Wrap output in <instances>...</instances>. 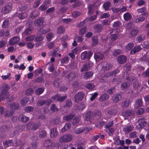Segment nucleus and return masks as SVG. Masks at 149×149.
I'll return each mask as SVG.
<instances>
[{"instance_id": "35", "label": "nucleus", "mask_w": 149, "mask_h": 149, "mask_svg": "<svg viewBox=\"0 0 149 149\" xmlns=\"http://www.w3.org/2000/svg\"><path fill=\"white\" fill-rule=\"evenodd\" d=\"M44 90L43 88H40L37 89L36 91V93L37 95H40L42 93Z\"/></svg>"}, {"instance_id": "37", "label": "nucleus", "mask_w": 149, "mask_h": 149, "mask_svg": "<svg viewBox=\"0 0 149 149\" xmlns=\"http://www.w3.org/2000/svg\"><path fill=\"white\" fill-rule=\"evenodd\" d=\"M130 85V83L128 82H125L121 84V87L122 89H125L127 88Z\"/></svg>"}, {"instance_id": "22", "label": "nucleus", "mask_w": 149, "mask_h": 149, "mask_svg": "<svg viewBox=\"0 0 149 149\" xmlns=\"http://www.w3.org/2000/svg\"><path fill=\"white\" fill-rule=\"evenodd\" d=\"M132 111L130 110H127L123 113V115L125 118L132 114Z\"/></svg>"}, {"instance_id": "24", "label": "nucleus", "mask_w": 149, "mask_h": 149, "mask_svg": "<svg viewBox=\"0 0 149 149\" xmlns=\"http://www.w3.org/2000/svg\"><path fill=\"white\" fill-rule=\"evenodd\" d=\"M123 17L125 20L127 21L131 19L132 16L129 13H126L124 14Z\"/></svg>"}, {"instance_id": "33", "label": "nucleus", "mask_w": 149, "mask_h": 149, "mask_svg": "<svg viewBox=\"0 0 149 149\" xmlns=\"http://www.w3.org/2000/svg\"><path fill=\"white\" fill-rule=\"evenodd\" d=\"M146 10V8L144 7H143L139 9H137L136 11L137 12L139 13H142V15H145L146 14V13L145 12Z\"/></svg>"}, {"instance_id": "1", "label": "nucleus", "mask_w": 149, "mask_h": 149, "mask_svg": "<svg viewBox=\"0 0 149 149\" xmlns=\"http://www.w3.org/2000/svg\"><path fill=\"white\" fill-rule=\"evenodd\" d=\"M10 89V86L8 85H5L3 86L0 94V101L8 98L9 93L7 91Z\"/></svg>"}, {"instance_id": "8", "label": "nucleus", "mask_w": 149, "mask_h": 149, "mask_svg": "<svg viewBox=\"0 0 149 149\" xmlns=\"http://www.w3.org/2000/svg\"><path fill=\"white\" fill-rule=\"evenodd\" d=\"M19 40V38L18 37H15L12 38L9 41L8 44L10 45H14L17 43Z\"/></svg>"}, {"instance_id": "9", "label": "nucleus", "mask_w": 149, "mask_h": 149, "mask_svg": "<svg viewBox=\"0 0 149 149\" xmlns=\"http://www.w3.org/2000/svg\"><path fill=\"white\" fill-rule=\"evenodd\" d=\"M52 101L51 100H49L46 101V100H42L39 101L37 103V105L38 106H42L45 104L46 105H48L50 103L52 102Z\"/></svg>"}, {"instance_id": "52", "label": "nucleus", "mask_w": 149, "mask_h": 149, "mask_svg": "<svg viewBox=\"0 0 149 149\" xmlns=\"http://www.w3.org/2000/svg\"><path fill=\"white\" fill-rule=\"evenodd\" d=\"M34 91V90L32 88H30L27 90L26 91V94L27 95H29L31 94Z\"/></svg>"}, {"instance_id": "10", "label": "nucleus", "mask_w": 149, "mask_h": 149, "mask_svg": "<svg viewBox=\"0 0 149 149\" xmlns=\"http://www.w3.org/2000/svg\"><path fill=\"white\" fill-rule=\"evenodd\" d=\"M91 66V64L89 63H86L84 64L81 70V72L84 71H86L87 70H89Z\"/></svg>"}, {"instance_id": "61", "label": "nucleus", "mask_w": 149, "mask_h": 149, "mask_svg": "<svg viewBox=\"0 0 149 149\" xmlns=\"http://www.w3.org/2000/svg\"><path fill=\"white\" fill-rule=\"evenodd\" d=\"M144 111L143 108H140L137 110L136 113L137 115H140L143 114L144 113Z\"/></svg>"}, {"instance_id": "57", "label": "nucleus", "mask_w": 149, "mask_h": 149, "mask_svg": "<svg viewBox=\"0 0 149 149\" xmlns=\"http://www.w3.org/2000/svg\"><path fill=\"white\" fill-rule=\"evenodd\" d=\"M92 40L93 42V45H96L98 42V38L97 37L93 38L92 39Z\"/></svg>"}, {"instance_id": "6", "label": "nucleus", "mask_w": 149, "mask_h": 149, "mask_svg": "<svg viewBox=\"0 0 149 149\" xmlns=\"http://www.w3.org/2000/svg\"><path fill=\"white\" fill-rule=\"evenodd\" d=\"M93 53L91 52H88L87 51H85L83 52L81 54V58L83 60H84L86 58L89 59L92 55Z\"/></svg>"}, {"instance_id": "50", "label": "nucleus", "mask_w": 149, "mask_h": 149, "mask_svg": "<svg viewBox=\"0 0 149 149\" xmlns=\"http://www.w3.org/2000/svg\"><path fill=\"white\" fill-rule=\"evenodd\" d=\"M35 37V36L34 35L30 36L26 38V40L27 41H31L34 39Z\"/></svg>"}, {"instance_id": "7", "label": "nucleus", "mask_w": 149, "mask_h": 149, "mask_svg": "<svg viewBox=\"0 0 149 149\" xmlns=\"http://www.w3.org/2000/svg\"><path fill=\"white\" fill-rule=\"evenodd\" d=\"M144 127V129L145 130L149 132V123H147L145 122H141L139 123V125L137 126V127L139 129H141Z\"/></svg>"}, {"instance_id": "23", "label": "nucleus", "mask_w": 149, "mask_h": 149, "mask_svg": "<svg viewBox=\"0 0 149 149\" xmlns=\"http://www.w3.org/2000/svg\"><path fill=\"white\" fill-rule=\"evenodd\" d=\"M51 136L52 137L54 138L58 134V132L56 131V129L55 128L52 129L50 132Z\"/></svg>"}, {"instance_id": "4", "label": "nucleus", "mask_w": 149, "mask_h": 149, "mask_svg": "<svg viewBox=\"0 0 149 149\" xmlns=\"http://www.w3.org/2000/svg\"><path fill=\"white\" fill-rule=\"evenodd\" d=\"M100 4V2H98L97 4H95L96 7L94 6L93 5L89 4L88 5V14L89 15L93 13L94 11V9L96 8H97V6H99Z\"/></svg>"}, {"instance_id": "43", "label": "nucleus", "mask_w": 149, "mask_h": 149, "mask_svg": "<svg viewBox=\"0 0 149 149\" xmlns=\"http://www.w3.org/2000/svg\"><path fill=\"white\" fill-rule=\"evenodd\" d=\"M47 5L45 4H42L39 8V10L41 11H44L47 8Z\"/></svg>"}, {"instance_id": "40", "label": "nucleus", "mask_w": 149, "mask_h": 149, "mask_svg": "<svg viewBox=\"0 0 149 149\" xmlns=\"http://www.w3.org/2000/svg\"><path fill=\"white\" fill-rule=\"evenodd\" d=\"M77 73L75 72H72L69 74L68 76V78L70 80L74 78L76 76Z\"/></svg>"}, {"instance_id": "16", "label": "nucleus", "mask_w": 149, "mask_h": 149, "mask_svg": "<svg viewBox=\"0 0 149 149\" xmlns=\"http://www.w3.org/2000/svg\"><path fill=\"white\" fill-rule=\"evenodd\" d=\"M130 103V99H125L122 103V107L123 108H125L129 106Z\"/></svg>"}, {"instance_id": "11", "label": "nucleus", "mask_w": 149, "mask_h": 149, "mask_svg": "<svg viewBox=\"0 0 149 149\" xmlns=\"http://www.w3.org/2000/svg\"><path fill=\"white\" fill-rule=\"evenodd\" d=\"M86 129L84 128H77L74 130V132L76 134H79L83 132ZM91 129H88L87 128L86 129L85 133H87L90 131Z\"/></svg>"}, {"instance_id": "25", "label": "nucleus", "mask_w": 149, "mask_h": 149, "mask_svg": "<svg viewBox=\"0 0 149 149\" xmlns=\"http://www.w3.org/2000/svg\"><path fill=\"white\" fill-rule=\"evenodd\" d=\"M52 144L51 141L49 140L46 141L44 143V146L47 148L51 147Z\"/></svg>"}, {"instance_id": "63", "label": "nucleus", "mask_w": 149, "mask_h": 149, "mask_svg": "<svg viewBox=\"0 0 149 149\" xmlns=\"http://www.w3.org/2000/svg\"><path fill=\"white\" fill-rule=\"evenodd\" d=\"M33 110V108L31 106H28L26 107L25 109V111L27 112H30L32 111Z\"/></svg>"}, {"instance_id": "20", "label": "nucleus", "mask_w": 149, "mask_h": 149, "mask_svg": "<svg viewBox=\"0 0 149 149\" xmlns=\"http://www.w3.org/2000/svg\"><path fill=\"white\" fill-rule=\"evenodd\" d=\"M93 115V113L90 111L88 112L85 116V120L87 121H89L90 122V120L92 117Z\"/></svg>"}, {"instance_id": "39", "label": "nucleus", "mask_w": 149, "mask_h": 149, "mask_svg": "<svg viewBox=\"0 0 149 149\" xmlns=\"http://www.w3.org/2000/svg\"><path fill=\"white\" fill-rule=\"evenodd\" d=\"M138 33V31L136 29H133L130 31V36L132 37L135 36Z\"/></svg>"}, {"instance_id": "47", "label": "nucleus", "mask_w": 149, "mask_h": 149, "mask_svg": "<svg viewBox=\"0 0 149 149\" xmlns=\"http://www.w3.org/2000/svg\"><path fill=\"white\" fill-rule=\"evenodd\" d=\"M87 29L84 27L80 29L79 33V34L82 35L85 33Z\"/></svg>"}, {"instance_id": "58", "label": "nucleus", "mask_w": 149, "mask_h": 149, "mask_svg": "<svg viewBox=\"0 0 149 149\" xmlns=\"http://www.w3.org/2000/svg\"><path fill=\"white\" fill-rule=\"evenodd\" d=\"M38 15V11H35L33 12L31 15V17L32 18H34L37 17Z\"/></svg>"}, {"instance_id": "42", "label": "nucleus", "mask_w": 149, "mask_h": 149, "mask_svg": "<svg viewBox=\"0 0 149 149\" xmlns=\"http://www.w3.org/2000/svg\"><path fill=\"white\" fill-rule=\"evenodd\" d=\"M95 86L94 84L91 83H88L86 85V87L90 90L94 88Z\"/></svg>"}, {"instance_id": "14", "label": "nucleus", "mask_w": 149, "mask_h": 149, "mask_svg": "<svg viewBox=\"0 0 149 149\" xmlns=\"http://www.w3.org/2000/svg\"><path fill=\"white\" fill-rule=\"evenodd\" d=\"M121 98V96L120 94H117L114 95L112 98V100L114 102H119Z\"/></svg>"}, {"instance_id": "41", "label": "nucleus", "mask_w": 149, "mask_h": 149, "mask_svg": "<svg viewBox=\"0 0 149 149\" xmlns=\"http://www.w3.org/2000/svg\"><path fill=\"white\" fill-rule=\"evenodd\" d=\"M27 15V14L26 12H24L19 14L18 17L20 19H23L25 18Z\"/></svg>"}, {"instance_id": "5", "label": "nucleus", "mask_w": 149, "mask_h": 149, "mask_svg": "<svg viewBox=\"0 0 149 149\" xmlns=\"http://www.w3.org/2000/svg\"><path fill=\"white\" fill-rule=\"evenodd\" d=\"M67 97L66 96L61 97L60 95H56L52 97V101L57 100L58 101H63L65 100Z\"/></svg>"}, {"instance_id": "53", "label": "nucleus", "mask_w": 149, "mask_h": 149, "mask_svg": "<svg viewBox=\"0 0 149 149\" xmlns=\"http://www.w3.org/2000/svg\"><path fill=\"white\" fill-rule=\"evenodd\" d=\"M134 44L132 43H129L126 46V49L127 50H130L133 47Z\"/></svg>"}, {"instance_id": "19", "label": "nucleus", "mask_w": 149, "mask_h": 149, "mask_svg": "<svg viewBox=\"0 0 149 149\" xmlns=\"http://www.w3.org/2000/svg\"><path fill=\"white\" fill-rule=\"evenodd\" d=\"M142 104V98L137 99L135 101V107L138 108L140 107Z\"/></svg>"}, {"instance_id": "55", "label": "nucleus", "mask_w": 149, "mask_h": 149, "mask_svg": "<svg viewBox=\"0 0 149 149\" xmlns=\"http://www.w3.org/2000/svg\"><path fill=\"white\" fill-rule=\"evenodd\" d=\"M48 48L50 49H51L55 47V44L53 42H49L47 45Z\"/></svg>"}, {"instance_id": "46", "label": "nucleus", "mask_w": 149, "mask_h": 149, "mask_svg": "<svg viewBox=\"0 0 149 149\" xmlns=\"http://www.w3.org/2000/svg\"><path fill=\"white\" fill-rule=\"evenodd\" d=\"M144 36L143 35H141L137 37L136 40L138 42H140L143 41L144 39Z\"/></svg>"}, {"instance_id": "54", "label": "nucleus", "mask_w": 149, "mask_h": 149, "mask_svg": "<svg viewBox=\"0 0 149 149\" xmlns=\"http://www.w3.org/2000/svg\"><path fill=\"white\" fill-rule=\"evenodd\" d=\"M80 120V118L79 117H77L74 119L72 122L73 125H76L77 124Z\"/></svg>"}, {"instance_id": "30", "label": "nucleus", "mask_w": 149, "mask_h": 149, "mask_svg": "<svg viewBox=\"0 0 149 149\" xmlns=\"http://www.w3.org/2000/svg\"><path fill=\"white\" fill-rule=\"evenodd\" d=\"M103 57V55L100 53H97L95 54L94 58L96 60L101 59Z\"/></svg>"}, {"instance_id": "15", "label": "nucleus", "mask_w": 149, "mask_h": 149, "mask_svg": "<svg viewBox=\"0 0 149 149\" xmlns=\"http://www.w3.org/2000/svg\"><path fill=\"white\" fill-rule=\"evenodd\" d=\"M112 66L111 64L105 62L104 63L103 65L102 66V68L103 70H107L111 69Z\"/></svg>"}, {"instance_id": "44", "label": "nucleus", "mask_w": 149, "mask_h": 149, "mask_svg": "<svg viewBox=\"0 0 149 149\" xmlns=\"http://www.w3.org/2000/svg\"><path fill=\"white\" fill-rule=\"evenodd\" d=\"M94 28L96 29L98 31L100 32L103 28L102 25L101 24H98L94 26Z\"/></svg>"}, {"instance_id": "56", "label": "nucleus", "mask_w": 149, "mask_h": 149, "mask_svg": "<svg viewBox=\"0 0 149 149\" xmlns=\"http://www.w3.org/2000/svg\"><path fill=\"white\" fill-rule=\"evenodd\" d=\"M33 29L32 27H29L25 31L24 33L26 35L30 34L31 33V31L33 30Z\"/></svg>"}, {"instance_id": "38", "label": "nucleus", "mask_w": 149, "mask_h": 149, "mask_svg": "<svg viewBox=\"0 0 149 149\" xmlns=\"http://www.w3.org/2000/svg\"><path fill=\"white\" fill-rule=\"evenodd\" d=\"M69 58L68 56L64 57L61 60V63L62 64L66 63L69 61Z\"/></svg>"}, {"instance_id": "2", "label": "nucleus", "mask_w": 149, "mask_h": 149, "mask_svg": "<svg viewBox=\"0 0 149 149\" xmlns=\"http://www.w3.org/2000/svg\"><path fill=\"white\" fill-rule=\"evenodd\" d=\"M73 138L72 136L70 134H65L59 139V141L61 143H65L71 141Z\"/></svg>"}, {"instance_id": "64", "label": "nucleus", "mask_w": 149, "mask_h": 149, "mask_svg": "<svg viewBox=\"0 0 149 149\" xmlns=\"http://www.w3.org/2000/svg\"><path fill=\"white\" fill-rule=\"evenodd\" d=\"M143 75L145 77H149V68L147 69L143 74Z\"/></svg>"}, {"instance_id": "34", "label": "nucleus", "mask_w": 149, "mask_h": 149, "mask_svg": "<svg viewBox=\"0 0 149 149\" xmlns=\"http://www.w3.org/2000/svg\"><path fill=\"white\" fill-rule=\"evenodd\" d=\"M29 101V98L28 97H25L22 99L20 101V103L24 105L26 104Z\"/></svg>"}, {"instance_id": "32", "label": "nucleus", "mask_w": 149, "mask_h": 149, "mask_svg": "<svg viewBox=\"0 0 149 149\" xmlns=\"http://www.w3.org/2000/svg\"><path fill=\"white\" fill-rule=\"evenodd\" d=\"M12 140L6 141L3 142V144L5 147H8L10 146L12 144Z\"/></svg>"}, {"instance_id": "31", "label": "nucleus", "mask_w": 149, "mask_h": 149, "mask_svg": "<svg viewBox=\"0 0 149 149\" xmlns=\"http://www.w3.org/2000/svg\"><path fill=\"white\" fill-rule=\"evenodd\" d=\"M71 126L70 124L66 123L65 124V126L61 129V131L62 132H64L66 130L69 129Z\"/></svg>"}, {"instance_id": "45", "label": "nucleus", "mask_w": 149, "mask_h": 149, "mask_svg": "<svg viewBox=\"0 0 149 149\" xmlns=\"http://www.w3.org/2000/svg\"><path fill=\"white\" fill-rule=\"evenodd\" d=\"M73 115L72 114H70L68 115L65 116L63 117V119L64 120L68 121L72 119L73 117Z\"/></svg>"}, {"instance_id": "13", "label": "nucleus", "mask_w": 149, "mask_h": 149, "mask_svg": "<svg viewBox=\"0 0 149 149\" xmlns=\"http://www.w3.org/2000/svg\"><path fill=\"white\" fill-rule=\"evenodd\" d=\"M118 62L120 64H123L127 60L126 57L124 55H120L118 58Z\"/></svg>"}, {"instance_id": "18", "label": "nucleus", "mask_w": 149, "mask_h": 149, "mask_svg": "<svg viewBox=\"0 0 149 149\" xmlns=\"http://www.w3.org/2000/svg\"><path fill=\"white\" fill-rule=\"evenodd\" d=\"M109 95L106 93H104L101 95L99 99L100 102H103L108 100L109 98Z\"/></svg>"}, {"instance_id": "21", "label": "nucleus", "mask_w": 149, "mask_h": 149, "mask_svg": "<svg viewBox=\"0 0 149 149\" xmlns=\"http://www.w3.org/2000/svg\"><path fill=\"white\" fill-rule=\"evenodd\" d=\"M133 128L132 125L126 126L123 128V131L125 133H127L132 131Z\"/></svg>"}, {"instance_id": "17", "label": "nucleus", "mask_w": 149, "mask_h": 149, "mask_svg": "<svg viewBox=\"0 0 149 149\" xmlns=\"http://www.w3.org/2000/svg\"><path fill=\"white\" fill-rule=\"evenodd\" d=\"M44 19L43 18H40L36 20L35 22V24L36 26H39L42 25L44 22Z\"/></svg>"}, {"instance_id": "62", "label": "nucleus", "mask_w": 149, "mask_h": 149, "mask_svg": "<svg viewBox=\"0 0 149 149\" xmlns=\"http://www.w3.org/2000/svg\"><path fill=\"white\" fill-rule=\"evenodd\" d=\"M113 123L112 121L110 122H109L106 123L105 126V127L106 128H109V127H112L113 125Z\"/></svg>"}, {"instance_id": "36", "label": "nucleus", "mask_w": 149, "mask_h": 149, "mask_svg": "<svg viewBox=\"0 0 149 149\" xmlns=\"http://www.w3.org/2000/svg\"><path fill=\"white\" fill-rule=\"evenodd\" d=\"M110 15L109 13H104L102 14L100 16V18L101 19L106 18L109 17Z\"/></svg>"}, {"instance_id": "48", "label": "nucleus", "mask_w": 149, "mask_h": 149, "mask_svg": "<svg viewBox=\"0 0 149 149\" xmlns=\"http://www.w3.org/2000/svg\"><path fill=\"white\" fill-rule=\"evenodd\" d=\"M121 52V50L119 49H118L113 51L112 52V54L114 56H116L117 55L120 54Z\"/></svg>"}, {"instance_id": "51", "label": "nucleus", "mask_w": 149, "mask_h": 149, "mask_svg": "<svg viewBox=\"0 0 149 149\" xmlns=\"http://www.w3.org/2000/svg\"><path fill=\"white\" fill-rule=\"evenodd\" d=\"M65 31V28L63 26H60L58 29L57 33H63Z\"/></svg>"}, {"instance_id": "26", "label": "nucleus", "mask_w": 149, "mask_h": 149, "mask_svg": "<svg viewBox=\"0 0 149 149\" xmlns=\"http://www.w3.org/2000/svg\"><path fill=\"white\" fill-rule=\"evenodd\" d=\"M141 49L142 48L139 46H135L132 50L131 52L132 54H134L135 53L139 52Z\"/></svg>"}, {"instance_id": "12", "label": "nucleus", "mask_w": 149, "mask_h": 149, "mask_svg": "<svg viewBox=\"0 0 149 149\" xmlns=\"http://www.w3.org/2000/svg\"><path fill=\"white\" fill-rule=\"evenodd\" d=\"M11 8L9 5H6L3 7L2 9V12L4 14H7L9 13L11 10Z\"/></svg>"}, {"instance_id": "28", "label": "nucleus", "mask_w": 149, "mask_h": 149, "mask_svg": "<svg viewBox=\"0 0 149 149\" xmlns=\"http://www.w3.org/2000/svg\"><path fill=\"white\" fill-rule=\"evenodd\" d=\"M19 119L22 121L26 122L29 120V118L23 115H21L19 116Z\"/></svg>"}, {"instance_id": "49", "label": "nucleus", "mask_w": 149, "mask_h": 149, "mask_svg": "<svg viewBox=\"0 0 149 149\" xmlns=\"http://www.w3.org/2000/svg\"><path fill=\"white\" fill-rule=\"evenodd\" d=\"M121 26L120 23L119 21L115 22L113 25V27L117 29Z\"/></svg>"}, {"instance_id": "27", "label": "nucleus", "mask_w": 149, "mask_h": 149, "mask_svg": "<svg viewBox=\"0 0 149 149\" xmlns=\"http://www.w3.org/2000/svg\"><path fill=\"white\" fill-rule=\"evenodd\" d=\"M93 74V72H86L84 75V77L87 79L92 77Z\"/></svg>"}, {"instance_id": "29", "label": "nucleus", "mask_w": 149, "mask_h": 149, "mask_svg": "<svg viewBox=\"0 0 149 149\" xmlns=\"http://www.w3.org/2000/svg\"><path fill=\"white\" fill-rule=\"evenodd\" d=\"M110 6L111 3L109 1L105 2L103 5V8L105 11L108 10Z\"/></svg>"}, {"instance_id": "59", "label": "nucleus", "mask_w": 149, "mask_h": 149, "mask_svg": "<svg viewBox=\"0 0 149 149\" xmlns=\"http://www.w3.org/2000/svg\"><path fill=\"white\" fill-rule=\"evenodd\" d=\"M145 19V18L144 17H141L137 18L135 21V22H142Z\"/></svg>"}, {"instance_id": "60", "label": "nucleus", "mask_w": 149, "mask_h": 149, "mask_svg": "<svg viewBox=\"0 0 149 149\" xmlns=\"http://www.w3.org/2000/svg\"><path fill=\"white\" fill-rule=\"evenodd\" d=\"M128 74H126L125 75V74H124V76L125 77L126 79L129 81H132L135 78V77L134 76H132V77H130L128 76Z\"/></svg>"}, {"instance_id": "3", "label": "nucleus", "mask_w": 149, "mask_h": 149, "mask_svg": "<svg viewBox=\"0 0 149 149\" xmlns=\"http://www.w3.org/2000/svg\"><path fill=\"white\" fill-rule=\"evenodd\" d=\"M84 95L82 92H79L76 94L74 97V100L76 102L81 101L84 97Z\"/></svg>"}]
</instances>
